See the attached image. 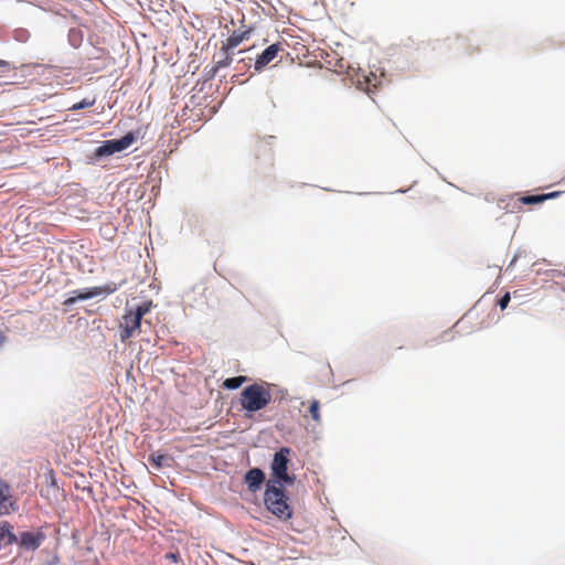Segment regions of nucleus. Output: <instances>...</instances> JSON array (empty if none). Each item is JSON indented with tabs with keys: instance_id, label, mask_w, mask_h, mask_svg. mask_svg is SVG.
Wrapping results in <instances>:
<instances>
[{
	"instance_id": "9d476101",
	"label": "nucleus",
	"mask_w": 565,
	"mask_h": 565,
	"mask_svg": "<svg viewBox=\"0 0 565 565\" xmlns=\"http://www.w3.org/2000/svg\"><path fill=\"white\" fill-rule=\"evenodd\" d=\"M265 481V473L259 468H252L244 477V482L252 492H256L260 489V486Z\"/></svg>"
},
{
	"instance_id": "2eb2a0df",
	"label": "nucleus",
	"mask_w": 565,
	"mask_h": 565,
	"mask_svg": "<svg viewBox=\"0 0 565 565\" xmlns=\"http://www.w3.org/2000/svg\"><path fill=\"white\" fill-rule=\"evenodd\" d=\"M246 381H247V377L243 376V375L235 376V377H228L223 382L222 387L226 388V390H236L241 385H243V383H245Z\"/></svg>"
},
{
	"instance_id": "f03ea898",
	"label": "nucleus",
	"mask_w": 565,
	"mask_h": 565,
	"mask_svg": "<svg viewBox=\"0 0 565 565\" xmlns=\"http://www.w3.org/2000/svg\"><path fill=\"white\" fill-rule=\"evenodd\" d=\"M264 502L268 511L280 520L287 521L292 516V509L288 504V497L282 489V484L279 487L268 483L267 489L264 493Z\"/></svg>"
},
{
	"instance_id": "393cba45",
	"label": "nucleus",
	"mask_w": 565,
	"mask_h": 565,
	"mask_svg": "<svg viewBox=\"0 0 565 565\" xmlns=\"http://www.w3.org/2000/svg\"><path fill=\"white\" fill-rule=\"evenodd\" d=\"M6 335L0 331V347L4 343Z\"/></svg>"
},
{
	"instance_id": "ddd939ff",
	"label": "nucleus",
	"mask_w": 565,
	"mask_h": 565,
	"mask_svg": "<svg viewBox=\"0 0 565 565\" xmlns=\"http://www.w3.org/2000/svg\"><path fill=\"white\" fill-rule=\"evenodd\" d=\"M558 193L557 192H552V193H546V194H536V195H524V196H520L518 199V201L521 203V204H539V203H542L548 199H553L557 195Z\"/></svg>"
},
{
	"instance_id": "5701e85b",
	"label": "nucleus",
	"mask_w": 565,
	"mask_h": 565,
	"mask_svg": "<svg viewBox=\"0 0 565 565\" xmlns=\"http://www.w3.org/2000/svg\"><path fill=\"white\" fill-rule=\"evenodd\" d=\"M60 558L57 556H54L51 561H49L45 565H58Z\"/></svg>"
},
{
	"instance_id": "1a4fd4ad",
	"label": "nucleus",
	"mask_w": 565,
	"mask_h": 565,
	"mask_svg": "<svg viewBox=\"0 0 565 565\" xmlns=\"http://www.w3.org/2000/svg\"><path fill=\"white\" fill-rule=\"evenodd\" d=\"M14 502L11 500V487L0 479V515L14 511Z\"/></svg>"
},
{
	"instance_id": "423d86ee",
	"label": "nucleus",
	"mask_w": 565,
	"mask_h": 565,
	"mask_svg": "<svg viewBox=\"0 0 565 565\" xmlns=\"http://www.w3.org/2000/svg\"><path fill=\"white\" fill-rule=\"evenodd\" d=\"M119 286L120 285L116 282H108L105 284L104 286H97L84 290H75L74 295L76 296V298H78V300H87L99 295H111L118 289Z\"/></svg>"
},
{
	"instance_id": "20e7f679",
	"label": "nucleus",
	"mask_w": 565,
	"mask_h": 565,
	"mask_svg": "<svg viewBox=\"0 0 565 565\" xmlns=\"http://www.w3.org/2000/svg\"><path fill=\"white\" fill-rule=\"evenodd\" d=\"M137 140V134L129 131L120 139L106 140L95 149V157L102 158L111 156L130 147Z\"/></svg>"
},
{
	"instance_id": "aec40b11",
	"label": "nucleus",
	"mask_w": 565,
	"mask_h": 565,
	"mask_svg": "<svg viewBox=\"0 0 565 565\" xmlns=\"http://www.w3.org/2000/svg\"><path fill=\"white\" fill-rule=\"evenodd\" d=\"M164 460V456L162 455H158V456H154L152 455L150 457V461L156 465L157 467H160L162 465V461Z\"/></svg>"
},
{
	"instance_id": "7ed1b4c3",
	"label": "nucleus",
	"mask_w": 565,
	"mask_h": 565,
	"mask_svg": "<svg viewBox=\"0 0 565 565\" xmlns=\"http://www.w3.org/2000/svg\"><path fill=\"white\" fill-rule=\"evenodd\" d=\"M291 455V449L288 447H281L274 455V459L271 462V473L277 479L279 484L287 483L291 484L295 481V477L288 473V463L289 457Z\"/></svg>"
},
{
	"instance_id": "9b49d317",
	"label": "nucleus",
	"mask_w": 565,
	"mask_h": 565,
	"mask_svg": "<svg viewBox=\"0 0 565 565\" xmlns=\"http://www.w3.org/2000/svg\"><path fill=\"white\" fill-rule=\"evenodd\" d=\"M252 32L253 29L250 28L246 30H235L223 44L226 45L227 50H234L242 42L249 40Z\"/></svg>"
},
{
	"instance_id": "f257e3e1",
	"label": "nucleus",
	"mask_w": 565,
	"mask_h": 565,
	"mask_svg": "<svg viewBox=\"0 0 565 565\" xmlns=\"http://www.w3.org/2000/svg\"><path fill=\"white\" fill-rule=\"evenodd\" d=\"M273 399L268 385L254 383L246 386L241 393V405L247 417L260 409H264Z\"/></svg>"
},
{
	"instance_id": "412c9836",
	"label": "nucleus",
	"mask_w": 565,
	"mask_h": 565,
	"mask_svg": "<svg viewBox=\"0 0 565 565\" xmlns=\"http://www.w3.org/2000/svg\"><path fill=\"white\" fill-rule=\"evenodd\" d=\"M10 71V64L8 61L0 60V72L6 73Z\"/></svg>"
},
{
	"instance_id": "4468645a",
	"label": "nucleus",
	"mask_w": 565,
	"mask_h": 565,
	"mask_svg": "<svg viewBox=\"0 0 565 565\" xmlns=\"http://www.w3.org/2000/svg\"><path fill=\"white\" fill-rule=\"evenodd\" d=\"M274 141H275L274 136H266V137L258 136L254 140V148L257 152H260L262 149L271 151Z\"/></svg>"
},
{
	"instance_id": "f3484780",
	"label": "nucleus",
	"mask_w": 565,
	"mask_h": 565,
	"mask_svg": "<svg viewBox=\"0 0 565 565\" xmlns=\"http://www.w3.org/2000/svg\"><path fill=\"white\" fill-rule=\"evenodd\" d=\"M309 414L315 422L319 423L321 420L319 401L312 399L309 402Z\"/></svg>"
},
{
	"instance_id": "b1692460",
	"label": "nucleus",
	"mask_w": 565,
	"mask_h": 565,
	"mask_svg": "<svg viewBox=\"0 0 565 565\" xmlns=\"http://www.w3.org/2000/svg\"><path fill=\"white\" fill-rule=\"evenodd\" d=\"M166 557L171 559V561H173V562H177V559H178V555L174 554V553H169V554L166 555Z\"/></svg>"
},
{
	"instance_id": "39448f33",
	"label": "nucleus",
	"mask_w": 565,
	"mask_h": 565,
	"mask_svg": "<svg viewBox=\"0 0 565 565\" xmlns=\"http://www.w3.org/2000/svg\"><path fill=\"white\" fill-rule=\"evenodd\" d=\"M119 338L122 343L136 337L141 331V321L128 309L119 321Z\"/></svg>"
},
{
	"instance_id": "6ab92c4d",
	"label": "nucleus",
	"mask_w": 565,
	"mask_h": 565,
	"mask_svg": "<svg viewBox=\"0 0 565 565\" xmlns=\"http://www.w3.org/2000/svg\"><path fill=\"white\" fill-rule=\"evenodd\" d=\"M510 299H511L510 294L505 292L503 295V297L499 300V306H500L501 310H504L508 307Z\"/></svg>"
},
{
	"instance_id": "6e6552de",
	"label": "nucleus",
	"mask_w": 565,
	"mask_h": 565,
	"mask_svg": "<svg viewBox=\"0 0 565 565\" xmlns=\"http://www.w3.org/2000/svg\"><path fill=\"white\" fill-rule=\"evenodd\" d=\"M45 540V534L42 531L36 532H22L19 537V544L28 551H35Z\"/></svg>"
},
{
	"instance_id": "4be33fe9",
	"label": "nucleus",
	"mask_w": 565,
	"mask_h": 565,
	"mask_svg": "<svg viewBox=\"0 0 565 565\" xmlns=\"http://www.w3.org/2000/svg\"><path fill=\"white\" fill-rule=\"evenodd\" d=\"M76 301H78V298L76 296L70 297L66 300H64L63 305L66 307L73 306Z\"/></svg>"
},
{
	"instance_id": "dca6fc26",
	"label": "nucleus",
	"mask_w": 565,
	"mask_h": 565,
	"mask_svg": "<svg viewBox=\"0 0 565 565\" xmlns=\"http://www.w3.org/2000/svg\"><path fill=\"white\" fill-rule=\"evenodd\" d=\"M151 308L152 301L148 300L137 306L135 310L131 309L130 311L141 321L143 316L147 315L151 310Z\"/></svg>"
},
{
	"instance_id": "f8f14e48",
	"label": "nucleus",
	"mask_w": 565,
	"mask_h": 565,
	"mask_svg": "<svg viewBox=\"0 0 565 565\" xmlns=\"http://www.w3.org/2000/svg\"><path fill=\"white\" fill-rule=\"evenodd\" d=\"M232 51L233 50H227L225 44L222 45L218 53L214 55L213 73H216L221 68L227 67L232 63Z\"/></svg>"
},
{
	"instance_id": "a211bd4d",
	"label": "nucleus",
	"mask_w": 565,
	"mask_h": 565,
	"mask_svg": "<svg viewBox=\"0 0 565 565\" xmlns=\"http://www.w3.org/2000/svg\"><path fill=\"white\" fill-rule=\"evenodd\" d=\"M96 99L95 98H83L81 102L74 104L70 109L71 110H79L84 108H88L94 106Z\"/></svg>"
},
{
	"instance_id": "0eeeda50",
	"label": "nucleus",
	"mask_w": 565,
	"mask_h": 565,
	"mask_svg": "<svg viewBox=\"0 0 565 565\" xmlns=\"http://www.w3.org/2000/svg\"><path fill=\"white\" fill-rule=\"evenodd\" d=\"M282 51V47L279 43H274L266 47L262 54H259L255 61V71L259 72L264 70L269 63H271L277 56L278 53Z\"/></svg>"
}]
</instances>
